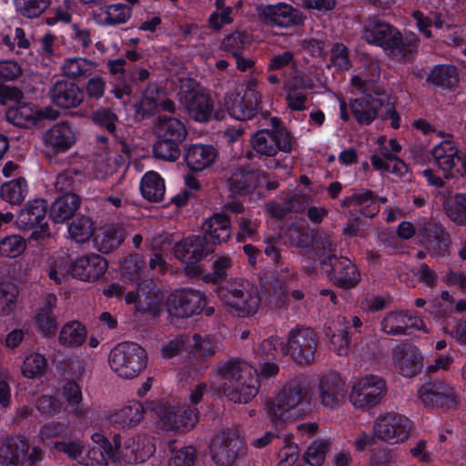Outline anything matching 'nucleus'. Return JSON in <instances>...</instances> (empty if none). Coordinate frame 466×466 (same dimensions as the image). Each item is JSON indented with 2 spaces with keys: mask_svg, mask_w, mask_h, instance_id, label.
Instances as JSON below:
<instances>
[{
  "mask_svg": "<svg viewBox=\"0 0 466 466\" xmlns=\"http://www.w3.org/2000/svg\"><path fill=\"white\" fill-rule=\"evenodd\" d=\"M215 371L218 376L219 389L231 401L248 403L258 393L252 368L244 361L230 360L218 363Z\"/></svg>",
  "mask_w": 466,
  "mask_h": 466,
  "instance_id": "1",
  "label": "nucleus"
},
{
  "mask_svg": "<svg viewBox=\"0 0 466 466\" xmlns=\"http://www.w3.org/2000/svg\"><path fill=\"white\" fill-rule=\"evenodd\" d=\"M309 390L304 382L289 381L273 399L266 403L268 416L274 421H285L298 413L299 408L307 402Z\"/></svg>",
  "mask_w": 466,
  "mask_h": 466,
  "instance_id": "2",
  "label": "nucleus"
},
{
  "mask_svg": "<svg viewBox=\"0 0 466 466\" xmlns=\"http://www.w3.org/2000/svg\"><path fill=\"white\" fill-rule=\"evenodd\" d=\"M108 362L117 376L130 380L137 378L147 366L146 350L134 342H121L110 351Z\"/></svg>",
  "mask_w": 466,
  "mask_h": 466,
  "instance_id": "3",
  "label": "nucleus"
},
{
  "mask_svg": "<svg viewBox=\"0 0 466 466\" xmlns=\"http://www.w3.org/2000/svg\"><path fill=\"white\" fill-rule=\"evenodd\" d=\"M272 129L257 131L250 139L252 148L260 156L275 157L279 151L289 153L295 147L296 141L290 133L281 127L280 120L274 116L270 118Z\"/></svg>",
  "mask_w": 466,
  "mask_h": 466,
  "instance_id": "4",
  "label": "nucleus"
},
{
  "mask_svg": "<svg viewBox=\"0 0 466 466\" xmlns=\"http://www.w3.org/2000/svg\"><path fill=\"white\" fill-rule=\"evenodd\" d=\"M208 452L217 466H234L245 455L246 444L238 430L227 429L213 436Z\"/></svg>",
  "mask_w": 466,
  "mask_h": 466,
  "instance_id": "5",
  "label": "nucleus"
},
{
  "mask_svg": "<svg viewBox=\"0 0 466 466\" xmlns=\"http://www.w3.org/2000/svg\"><path fill=\"white\" fill-rule=\"evenodd\" d=\"M387 391V382L382 377L368 374L352 384L349 400L354 409L368 411L382 401Z\"/></svg>",
  "mask_w": 466,
  "mask_h": 466,
  "instance_id": "6",
  "label": "nucleus"
},
{
  "mask_svg": "<svg viewBox=\"0 0 466 466\" xmlns=\"http://www.w3.org/2000/svg\"><path fill=\"white\" fill-rule=\"evenodd\" d=\"M44 458L37 446L30 449L28 440L21 435H11L0 440V466H35Z\"/></svg>",
  "mask_w": 466,
  "mask_h": 466,
  "instance_id": "7",
  "label": "nucleus"
},
{
  "mask_svg": "<svg viewBox=\"0 0 466 466\" xmlns=\"http://www.w3.org/2000/svg\"><path fill=\"white\" fill-rule=\"evenodd\" d=\"M218 297L232 312L239 317H249L257 313L260 303L256 290L248 283H231L218 290Z\"/></svg>",
  "mask_w": 466,
  "mask_h": 466,
  "instance_id": "8",
  "label": "nucleus"
},
{
  "mask_svg": "<svg viewBox=\"0 0 466 466\" xmlns=\"http://www.w3.org/2000/svg\"><path fill=\"white\" fill-rule=\"evenodd\" d=\"M318 344V336L313 329L296 328L289 331L288 342L281 350L297 363L309 365L315 360Z\"/></svg>",
  "mask_w": 466,
  "mask_h": 466,
  "instance_id": "9",
  "label": "nucleus"
},
{
  "mask_svg": "<svg viewBox=\"0 0 466 466\" xmlns=\"http://www.w3.org/2000/svg\"><path fill=\"white\" fill-rule=\"evenodd\" d=\"M256 80L248 82L243 91L228 93L225 106L229 115L237 120L247 121L253 118L260 104V96L256 89Z\"/></svg>",
  "mask_w": 466,
  "mask_h": 466,
  "instance_id": "10",
  "label": "nucleus"
},
{
  "mask_svg": "<svg viewBox=\"0 0 466 466\" xmlns=\"http://www.w3.org/2000/svg\"><path fill=\"white\" fill-rule=\"evenodd\" d=\"M410 430V420L396 412L381 414L373 423V431L378 440L391 445L405 441Z\"/></svg>",
  "mask_w": 466,
  "mask_h": 466,
  "instance_id": "11",
  "label": "nucleus"
},
{
  "mask_svg": "<svg viewBox=\"0 0 466 466\" xmlns=\"http://www.w3.org/2000/svg\"><path fill=\"white\" fill-rule=\"evenodd\" d=\"M317 395L324 409L337 410L347 402L346 383L336 372L320 374L318 378Z\"/></svg>",
  "mask_w": 466,
  "mask_h": 466,
  "instance_id": "12",
  "label": "nucleus"
},
{
  "mask_svg": "<svg viewBox=\"0 0 466 466\" xmlns=\"http://www.w3.org/2000/svg\"><path fill=\"white\" fill-rule=\"evenodd\" d=\"M157 415V427L165 431H188L198 419V410L187 406L161 405Z\"/></svg>",
  "mask_w": 466,
  "mask_h": 466,
  "instance_id": "13",
  "label": "nucleus"
},
{
  "mask_svg": "<svg viewBox=\"0 0 466 466\" xmlns=\"http://www.w3.org/2000/svg\"><path fill=\"white\" fill-rule=\"evenodd\" d=\"M136 118L142 120L157 115L160 110L168 113L176 111L175 103L169 99L163 88L156 84H149L143 92L140 100L134 104Z\"/></svg>",
  "mask_w": 466,
  "mask_h": 466,
  "instance_id": "14",
  "label": "nucleus"
},
{
  "mask_svg": "<svg viewBox=\"0 0 466 466\" xmlns=\"http://www.w3.org/2000/svg\"><path fill=\"white\" fill-rule=\"evenodd\" d=\"M206 305V296L199 290L184 289L172 293L167 300L171 317L187 319L200 313Z\"/></svg>",
  "mask_w": 466,
  "mask_h": 466,
  "instance_id": "15",
  "label": "nucleus"
},
{
  "mask_svg": "<svg viewBox=\"0 0 466 466\" xmlns=\"http://www.w3.org/2000/svg\"><path fill=\"white\" fill-rule=\"evenodd\" d=\"M420 243L434 258H444L450 254L451 243L450 234L435 222H426L418 232Z\"/></svg>",
  "mask_w": 466,
  "mask_h": 466,
  "instance_id": "16",
  "label": "nucleus"
},
{
  "mask_svg": "<svg viewBox=\"0 0 466 466\" xmlns=\"http://www.w3.org/2000/svg\"><path fill=\"white\" fill-rule=\"evenodd\" d=\"M54 448L59 452L67 455L71 460L77 461L80 464L86 466H108L102 452L95 448H86L85 443L78 439L69 441H56Z\"/></svg>",
  "mask_w": 466,
  "mask_h": 466,
  "instance_id": "17",
  "label": "nucleus"
},
{
  "mask_svg": "<svg viewBox=\"0 0 466 466\" xmlns=\"http://www.w3.org/2000/svg\"><path fill=\"white\" fill-rule=\"evenodd\" d=\"M48 96L54 105L63 109L78 107L85 97L82 89L76 83L64 78L52 83Z\"/></svg>",
  "mask_w": 466,
  "mask_h": 466,
  "instance_id": "18",
  "label": "nucleus"
},
{
  "mask_svg": "<svg viewBox=\"0 0 466 466\" xmlns=\"http://www.w3.org/2000/svg\"><path fill=\"white\" fill-rule=\"evenodd\" d=\"M203 236L206 244L212 251L227 242L231 237V222L226 213H215L202 224Z\"/></svg>",
  "mask_w": 466,
  "mask_h": 466,
  "instance_id": "19",
  "label": "nucleus"
},
{
  "mask_svg": "<svg viewBox=\"0 0 466 466\" xmlns=\"http://www.w3.org/2000/svg\"><path fill=\"white\" fill-rule=\"evenodd\" d=\"M76 127L66 121L55 124L43 134L45 146L54 153H63L70 149L76 142Z\"/></svg>",
  "mask_w": 466,
  "mask_h": 466,
  "instance_id": "20",
  "label": "nucleus"
},
{
  "mask_svg": "<svg viewBox=\"0 0 466 466\" xmlns=\"http://www.w3.org/2000/svg\"><path fill=\"white\" fill-rule=\"evenodd\" d=\"M423 357L420 351L408 344L401 343L392 350V361L398 372L406 378L415 377L422 369Z\"/></svg>",
  "mask_w": 466,
  "mask_h": 466,
  "instance_id": "21",
  "label": "nucleus"
},
{
  "mask_svg": "<svg viewBox=\"0 0 466 466\" xmlns=\"http://www.w3.org/2000/svg\"><path fill=\"white\" fill-rule=\"evenodd\" d=\"M125 300L127 304L135 303L140 312H154L161 304L162 295L153 280L148 279L141 282L137 291L127 292Z\"/></svg>",
  "mask_w": 466,
  "mask_h": 466,
  "instance_id": "22",
  "label": "nucleus"
},
{
  "mask_svg": "<svg viewBox=\"0 0 466 466\" xmlns=\"http://www.w3.org/2000/svg\"><path fill=\"white\" fill-rule=\"evenodd\" d=\"M105 458L114 465L133 464L143 461L146 455L138 452V443L134 439H128L122 443L121 435L116 433L112 437V446L108 447Z\"/></svg>",
  "mask_w": 466,
  "mask_h": 466,
  "instance_id": "23",
  "label": "nucleus"
},
{
  "mask_svg": "<svg viewBox=\"0 0 466 466\" xmlns=\"http://www.w3.org/2000/svg\"><path fill=\"white\" fill-rule=\"evenodd\" d=\"M418 397L426 407L450 406L454 403L453 389L441 380L429 381L418 390Z\"/></svg>",
  "mask_w": 466,
  "mask_h": 466,
  "instance_id": "24",
  "label": "nucleus"
},
{
  "mask_svg": "<svg viewBox=\"0 0 466 466\" xmlns=\"http://www.w3.org/2000/svg\"><path fill=\"white\" fill-rule=\"evenodd\" d=\"M381 330L390 336H400L407 333L410 328L423 329L422 320L410 311L388 312L380 322Z\"/></svg>",
  "mask_w": 466,
  "mask_h": 466,
  "instance_id": "25",
  "label": "nucleus"
},
{
  "mask_svg": "<svg viewBox=\"0 0 466 466\" xmlns=\"http://www.w3.org/2000/svg\"><path fill=\"white\" fill-rule=\"evenodd\" d=\"M261 20L269 26L288 28L301 23L299 12L287 4L266 6L261 14Z\"/></svg>",
  "mask_w": 466,
  "mask_h": 466,
  "instance_id": "26",
  "label": "nucleus"
},
{
  "mask_svg": "<svg viewBox=\"0 0 466 466\" xmlns=\"http://www.w3.org/2000/svg\"><path fill=\"white\" fill-rule=\"evenodd\" d=\"M107 268V261L97 254H88L78 258L71 268L74 278L84 281H95L101 278Z\"/></svg>",
  "mask_w": 466,
  "mask_h": 466,
  "instance_id": "27",
  "label": "nucleus"
},
{
  "mask_svg": "<svg viewBox=\"0 0 466 466\" xmlns=\"http://www.w3.org/2000/svg\"><path fill=\"white\" fill-rule=\"evenodd\" d=\"M213 251L201 236H189L174 246V254L185 264H195Z\"/></svg>",
  "mask_w": 466,
  "mask_h": 466,
  "instance_id": "28",
  "label": "nucleus"
},
{
  "mask_svg": "<svg viewBox=\"0 0 466 466\" xmlns=\"http://www.w3.org/2000/svg\"><path fill=\"white\" fill-rule=\"evenodd\" d=\"M431 155L438 167L443 172L445 179L460 174L457 163L461 161L458 149L451 141H442L431 150Z\"/></svg>",
  "mask_w": 466,
  "mask_h": 466,
  "instance_id": "29",
  "label": "nucleus"
},
{
  "mask_svg": "<svg viewBox=\"0 0 466 466\" xmlns=\"http://www.w3.org/2000/svg\"><path fill=\"white\" fill-rule=\"evenodd\" d=\"M330 266V279L339 288H353L360 280V273L357 267L345 257L334 258Z\"/></svg>",
  "mask_w": 466,
  "mask_h": 466,
  "instance_id": "30",
  "label": "nucleus"
},
{
  "mask_svg": "<svg viewBox=\"0 0 466 466\" xmlns=\"http://www.w3.org/2000/svg\"><path fill=\"white\" fill-rule=\"evenodd\" d=\"M383 106L381 99L370 96L356 98L350 103L352 115L361 125H370L376 117L382 116Z\"/></svg>",
  "mask_w": 466,
  "mask_h": 466,
  "instance_id": "31",
  "label": "nucleus"
},
{
  "mask_svg": "<svg viewBox=\"0 0 466 466\" xmlns=\"http://www.w3.org/2000/svg\"><path fill=\"white\" fill-rule=\"evenodd\" d=\"M179 100L196 121L207 122L212 116L214 103L208 95L203 93L181 94Z\"/></svg>",
  "mask_w": 466,
  "mask_h": 466,
  "instance_id": "32",
  "label": "nucleus"
},
{
  "mask_svg": "<svg viewBox=\"0 0 466 466\" xmlns=\"http://www.w3.org/2000/svg\"><path fill=\"white\" fill-rule=\"evenodd\" d=\"M399 29L380 19L370 18L364 25L363 38L370 44L380 46L384 51Z\"/></svg>",
  "mask_w": 466,
  "mask_h": 466,
  "instance_id": "33",
  "label": "nucleus"
},
{
  "mask_svg": "<svg viewBox=\"0 0 466 466\" xmlns=\"http://www.w3.org/2000/svg\"><path fill=\"white\" fill-rule=\"evenodd\" d=\"M258 170L249 165H241L232 170L228 180V187L235 194L245 195L258 186Z\"/></svg>",
  "mask_w": 466,
  "mask_h": 466,
  "instance_id": "34",
  "label": "nucleus"
},
{
  "mask_svg": "<svg viewBox=\"0 0 466 466\" xmlns=\"http://www.w3.org/2000/svg\"><path fill=\"white\" fill-rule=\"evenodd\" d=\"M96 63L82 56L65 58L60 70L67 80L82 81L90 77L96 70Z\"/></svg>",
  "mask_w": 466,
  "mask_h": 466,
  "instance_id": "35",
  "label": "nucleus"
},
{
  "mask_svg": "<svg viewBox=\"0 0 466 466\" xmlns=\"http://www.w3.org/2000/svg\"><path fill=\"white\" fill-rule=\"evenodd\" d=\"M217 150L210 145L195 144L186 149L185 161L194 171H202L211 166L217 158Z\"/></svg>",
  "mask_w": 466,
  "mask_h": 466,
  "instance_id": "36",
  "label": "nucleus"
},
{
  "mask_svg": "<svg viewBox=\"0 0 466 466\" xmlns=\"http://www.w3.org/2000/svg\"><path fill=\"white\" fill-rule=\"evenodd\" d=\"M419 39L414 35H403L399 30L393 37L385 53L399 61H409L417 53Z\"/></svg>",
  "mask_w": 466,
  "mask_h": 466,
  "instance_id": "37",
  "label": "nucleus"
},
{
  "mask_svg": "<svg viewBox=\"0 0 466 466\" xmlns=\"http://www.w3.org/2000/svg\"><path fill=\"white\" fill-rule=\"evenodd\" d=\"M154 133L158 138L183 143L187 136L184 123L173 116H158L154 125Z\"/></svg>",
  "mask_w": 466,
  "mask_h": 466,
  "instance_id": "38",
  "label": "nucleus"
},
{
  "mask_svg": "<svg viewBox=\"0 0 466 466\" xmlns=\"http://www.w3.org/2000/svg\"><path fill=\"white\" fill-rule=\"evenodd\" d=\"M145 408L139 401H131L116 410L109 417V422L120 428H131L139 424L144 419Z\"/></svg>",
  "mask_w": 466,
  "mask_h": 466,
  "instance_id": "39",
  "label": "nucleus"
},
{
  "mask_svg": "<svg viewBox=\"0 0 466 466\" xmlns=\"http://www.w3.org/2000/svg\"><path fill=\"white\" fill-rule=\"evenodd\" d=\"M46 210L47 204L44 199L29 201L18 213L15 223L20 229L29 230L41 224L46 218Z\"/></svg>",
  "mask_w": 466,
  "mask_h": 466,
  "instance_id": "40",
  "label": "nucleus"
},
{
  "mask_svg": "<svg viewBox=\"0 0 466 466\" xmlns=\"http://www.w3.org/2000/svg\"><path fill=\"white\" fill-rule=\"evenodd\" d=\"M341 206L345 208L359 207L360 212L369 218H372L380 211V207L376 203V196L370 189H357L353 193L340 200Z\"/></svg>",
  "mask_w": 466,
  "mask_h": 466,
  "instance_id": "41",
  "label": "nucleus"
},
{
  "mask_svg": "<svg viewBox=\"0 0 466 466\" xmlns=\"http://www.w3.org/2000/svg\"><path fill=\"white\" fill-rule=\"evenodd\" d=\"M441 201L448 218L456 225L466 227V194L440 193Z\"/></svg>",
  "mask_w": 466,
  "mask_h": 466,
  "instance_id": "42",
  "label": "nucleus"
},
{
  "mask_svg": "<svg viewBox=\"0 0 466 466\" xmlns=\"http://www.w3.org/2000/svg\"><path fill=\"white\" fill-rule=\"evenodd\" d=\"M79 205L80 199L76 194L66 193L52 203L49 217L55 223H64L74 216Z\"/></svg>",
  "mask_w": 466,
  "mask_h": 466,
  "instance_id": "43",
  "label": "nucleus"
},
{
  "mask_svg": "<svg viewBox=\"0 0 466 466\" xmlns=\"http://www.w3.org/2000/svg\"><path fill=\"white\" fill-rule=\"evenodd\" d=\"M140 191L144 198L150 202L163 200L166 192L163 178L155 171L147 172L140 181Z\"/></svg>",
  "mask_w": 466,
  "mask_h": 466,
  "instance_id": "44",
  "label": "nucleus"
},
{
  "mask_svg": "<svg viewBox=\"0 0 466 466\" xmlns=\"http://www.w3.org/2000/svg\"><path fill=\"white\" fill-rule=\"evenodd\" d=\"M86 335V329L80 322L69 321L62 327L58 341L64 347L75 348L84 343Z\"/></svg>",
  "mask_w": 466,
  "mask_h": 466,
  "instance_id": "45",
  "label": "nucleus"
},
{
  "mask_svg": "<svg viewBox=\"0 0 466 466\" xmlns=\"http://www.w3.org/2000/svg\"><path fill=\"white\" fill-rule=\"evenodd\" d=\"M350 321L347 317H339L333 331L328 333L332 349L339 356L348 353L350 346L349 339Z\"/></svg>",
  "mask_w": 466,
  "mask_h": 466,
  "instance_id": "46",
  "label": "nucleus"
},
{
  "mask_svg": "<svg viewBox=\"0 0 466 466\" xmlns=\"http://www.w3.org/2000/svg\"><path fill=\"white\" fill-rule=\"evenodd\" d=\"M295 278L294 272H291L288 267L280 268L277 272V279L272 282L274 303L278 309H287L288 307V289L286 283L292 281Z\"/></svg>",
  "mask_w": 466,
  "mask_h": 466,
  "instance_id": "47",
  "label": "nucleus"
},
{
  "mask_svg": "<svg viewBox=\"0 0 466 466\" xmlns=\"http://www.w3.org/2000/svg\"><path fill=\"white\" fill-rule=\"evenodd\" d=\"M145 268V258L139 254H130L120 261L121 275L130 282L139 280Z\"/></svg>",
  "mask_w": 466,
  "mask_h": 466,
  "instance_id": "48",
  "label": "nucleus"
},
{
  "mask_svg": "<svg viewBox=\"0 0 466 466\" xmlns=\"http://www.w3.org/2000/svg\"><path fill=\"white\" fill-rule=\"evenodd\" d=\"M192 350L196 358L207 360L221 350V345L209 335L196 333L192 337Z\"/></svg>",
  "mask_w": 466,
  "mask_h": 466,
  "instance_id": "49",
  "label": "nucleus"
},
{
  "mask_svg": "<svg viewBox=\"0 0 466 466\" xmlns=\"http://www.w3.org/2000/svg\"><path fill=\"white\" fill-rule=\"evenodd\" d=\"M94 223L89 217H78L68 226V233L71 238L77 243L88 241L94 235Z\"/></svg>",
  "mask_w": 466,
  "mask_h": 466,
  "instance_id": "50",
  "label": "nucleus"
},
{
  "mask_svg": "<svg viewBox=\"0 0 466 466\" xmlns=\"http://www.w3.org/2000/svg\"><path fill=\"white\" fill-rule=\"evenodd\" d=\"M456 81V68L453 66H436L427 77V82L446 88L453 86Z\"/></svg>",
  "mask_w": 466,
  "mask_h": 466,
  "instance_id": "51",
  "label": "nucleus"
},
{
  "mask_svg": "<svg viewBox=\"0 0 466 466\" xmlns=\"http://www.w3.org/2000/svg\"><path fill=\"white\" fill-rule=\"evenodd\" d=\"M27 192V184L25 178L19 177L5 183L1 187L3 199L11 204L21 203Z\"/></svg>",
  "mask_w": 466,
  "mask_h": 466,
  "instance_id": "52",
  "label": "nucleus"
},
{
  "mask_svg": "<svg viewBox=\"0 0 466 466\" xmlns=\"http://www.w3.org/2000/svg\"><path fill=\"white\" fill-rule=\"evenodd\" d=\"M124 240L122 230L106 228L96 238L97 248L102 253H109L116 249Z\"/></svg>",
  "mask_w": 466,
  "mask_h": 466,
  "instance_id": "53",
  "label": "nucleus"
},
{
  "mask_svg": "<svg viewBox=\"0 0 466 466\" xmlns=\"http://www.w3.org/2000/svg\"><path fill=\"white\" fill-rule=\"evenodd\" d=\"M17 287L9 281L0 283V316H8L15 308Z\"/></svg>",
  "mask_w": 466,
  "mask_h": 466,
  "instance_id": "54",
  "label": "nucleus"
},
{
  "mask_svg": "<svg viewBox=\"0 0 466 466\" xmlns=\"http://www.w3.org/2000/svg\"><path fill=\"white\" fill-rule=\"evenodd\" d=\"M250 42L251 38L248 33L236 31L223 40L222 46L231 56H237L242 53L250 45Z\"/></svg>",
  "mask_w": 466,
  "mask_h": 466,
  "instance_id": "55",
  "label": "nucleus"
},
{
  "mask_svg": "<svg viewBox=\"0 0 466 466\" xmlns=\"http://www.w3.org/2000/svg\"><path fill=\"white\" fill-rule=\"evenodd\" d=\"M106 25H114L126 23L131 16V7L124 4H114L103 8Z\"/></svg>",
  "mask_w": 466,
  "mask_h": 466,
  "instance_id": "56",
  "label": "nucleus"
},
{
  "mask_svg": "<svg viewBox=\"0 0 466 466\" xmlns=\"http://www.w3.org/2000/svg\"><path fill=\"white\" fill-rule=\"evenodd\" d=\"M330 445L331 443L328 440L313 442L304 453L305 461L310 466H321Z\"/></svg>",
  "mask_w": 466,
  "mask_h": 466,
  "instance_id": "57",
  "label": "nucleus"
},
{
  "mask_svg": "<svg viewBox=\"0 0 466 466\" xmlns=\"http://www.w3.org/2000/svg\"><path fill=\"white\" fill-rule=\"evenodd\" d=\"M370 163L376 170L387 171L400 177H404L409 172L406 163L398 157L394 160L385 162L381 157L371 156Z\"/></svg>",
  "mask_w": 466,
  "mask_h": 466,
  "instance_id": "58",
  "label": "nucleus"
},
{
  "mask_svg": "<svg viewBox=\"0 0 466 466\" xmlns=\"http://www.w3.org/2000/svg\"><path fill=\"white\" fill-rule=\"evenodd\" d=\"M238 231L236 238L238 242H245L247 239H255L258 236L259 221L250 216H242L237 218Z\"/></svg>",
  "mask_w": 466,
  "mask_h": 466,
  "instance_id": "59",
  "label": "nucleus"
},
{
  "mask_svg": "<svg viewBox=\"0 0 466 466\" xmlns=\"http://www.w3.org/2000/svg\"><path fill=\"white\" fill-rule=\"evenodd\" d=\"M180 142L158 138V141L154 145V155L162 160L176 161L180 156Z\"/></svg>",
  "mask_w": 466,
  "mask_h": 466,
  "instance_id": "60",
  "label": "nucleus"
},
{
  "mask_svg": "<svg viewBox=\"0 0 466 466\" xmlns=\"http://www.w3.org/2000/svg\"><path fill=\"white\" fill-rule=\"evenodd\" d=\"M51 0H15L17 11L25 17L40 16L50 5Z\"/></svg>",
  "mask_w": 466,
  "mask_h": 466,
  "instance_id": "61",
  "label": "nucleus"
},
{
  "mask_svg": "<svg viewBox=\"0 0 466 466\" xmlns=\"http://www.w3.org/2000/svg\"><path fill=\"white\" fill-rule=\"evenodd\" d=\"M47 362L39 353H33L25 357L22 365V374L26 378H35L46 370Z\"/></svg>",
  "mask_w": 466,
  "mask_h": 466,
  "instance_id": "62",
  "label": "nucleus"
},
{
  "mask_svg": "<svg viewBox=\"0 0 466 466\" xmlns=\"http://www.w3.org/2000/svg\"><path fill=\"white\" fill-rule=\"evenodd\" d=\"M63 395L67 402L76 406L74 413L77 416H84L86 414L87 410L80 405L82 400V393L80 387L75 381H68L63 388Z\"/></svg>",
  "mask_w": 466,
  "mask_h": 466,
  "instance_id": "63",
  "label": "nucleus"
},
{
  "mask_svg": "<svg viewBox=\"0 0 466 466\" xmlns=\"http://www.w3.org/2000/svg\"><path fill=\"white\" fill-rule=\"evenodd\" d=\"M25 241L20 236L6 237L0 240V254L7 258H15L25 249Z\"/></svg>",
  "mask_w": 466,
  "mask_h": 466,
  "instance_id": "64",
  "label": "nucleus"
}]
</instances>
